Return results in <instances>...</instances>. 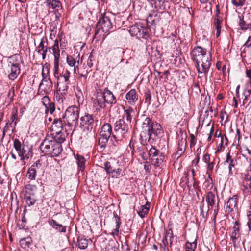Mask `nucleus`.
Masks as SVG:
<instances>
[{
  "label": "nucleus",
  "mask_w": 251,
  "mask_h": 251,
  "mask_svg": "<svg viewBox=\"0 0 251 251\" xmlns=\"http://www.w3.org/2000/svg\"><path fill=\"white\" fill-rule=\"evenodd\" d=\"M191 55L196 62L198 73L206 76L211 65L212 55L205 48L197 46L193 48Z\"/></svg>",
  "instance_id": "obj_2"
},
{
  "label": "nucleus",
  "mask_w": 251,
  "mask_h": 251,
  "mask_svg": "<svg viewBox=\"0 0 251 251\" xmlns=\"http://www.w3.org/2000/svg\"><path fill=\"white\" fill-rule=\"evenodd\" d=\"M14 96H15L14 87L13 86L9 90L8 94H7V97L8 98V101L9 103L11 102L13 100V98H14Z\"/></svg>",
  "instance_id": "obj_56"
},
{
  "label": "nucleus",
  "mask_w": 251,
  "mask_h": 251,
  "mask_svg": "<svg viewBox=\"0 0 251 251\" xmlns=\"http://www.w3.org/2000/svg\"><path fill=\"white\" fill-rule=\"evenodd\" d=\"M79 60V54L75 58L71 55H68L67 56V62L69 66L74 67V72L75 73H76V69L78 68Z\"/></svg>",
  "instance_id": "obj_21"
},
{
  "label": "nucleus",
  "mask_w": 251,
  "mask_h": 251,
  "mask_svg": "<svg viewBox=\"0 0 251 251\" xmlns=\"http://www.w3.org/2000/svg\"><path fill=\"white\" fill-rule=\"evenodd\" d=\"M238 201V196L237 195H234L231 198H230L226 204V209L228 212H231L234 209H237V203Z\"/></svg>",
  "instance_id": "obj_17"
},
{
  "label": "nucleus",
  "mask_w": 251,
  "mask_h": 251,
  "mask_svg": "<svg viewBox=\"0 0 251 251\" xmlns=\"http://www.w3.org/2000/svg\"><path fill=\"white\" fill-rule=\"evenodd\" d=\"M13 146L17 151L19 156L21 157V160H27L32 156V148L31 146L24 143L22 145L19 139H15Z\"/></svg>",
  "instance_id": "obj_8"
},
{
  "label": "nucleus",
  "mask_w": 251,
  "mask_h": 251,
  "mask_svg": "<svg viewBox=\"0 0 251 251\" xmlns=\"http://www.w3.org/2000/svg\"><path fill=\"white\" fill-rule=\"evenodd\" d=\"M44 38H42L39 45L36 47V51L39 53H41V51L47 47V46L44 45Z\"/></svg>",
  "instance_id": "obj_54"
},
{
  "label": "nucleus",
  "mask_w": 251,
  "mask_h": 251,
  "mask_svg": "<svg viewBox=\"0 0 251 251\" xmlns=\"http://www.w3.org/2000/svg\"><path fill=\"white\" fill-rule=\"evenodd\" d=\"M239 19L240 21L238 23V25L241 30L243 31L247 30H251V22L248 23L246 21L244 20L243 16H239Z\"/></svg>",
  "instance_id": "obj_28"
},
{
  "label": "nucleus",
  "mask_w": 251,
  "mask_h": 251,
  "mask_svg": "<svg viewBox=\"0 0 251 251\" xmlns=\"http://www.w3.org/2000/svg\"><path fill=\"white\" fill-rule=\"evenodd\" d=\"M52 135L51 137L53 138L54 140L60 145H61L65 141L66 136L62 131L58 133H52Z\"/></svg>",
  "instance_id": "obj_34"
},
{
  "label": "nucleus",
  "mask_w": 251,
  "mask_h": 251,
  "mask_svg": "<svg viewBox=\"0 0 251 251\" xmlns=\"http://www.w3.org/2000/svg\"><path fill=\"white\" fill-rule=\"evenodd\" d=\"M187 141L186 138L182 137L178 141V148L176 153V156L178 158L184 153L186 146Z\"/></svg>",
  "instance_id": "obj_22"
},
{
  "label": "nucleus",
  "mask_w": 251,
  "mask_h": 251,
  "mask_svg": "<svg viewBox=\"0 0 251 251\" xmlns=\"http://www.w3.org/2000/svg\"><path fill=\"white\" fill-rule=\"evenodd\" d=\"M242 186L244 187V191L248 192L251 191V175H245L243 178Z\"/></svg>",
  "instance_id": "obj_24"
},
{
  "label": "nucleus",
  "mask_w": 251,
  "mask_h": 251,
  "mask_svg": "<svg viewBox=\"0 0 251 251\" xmlns=\"http://www.w3.org/2000/svg\"><path fill=\"white\" fill-rule=\"evenodd\" d=\"M53 84L51 79L41 81L38 88V92L40 94L47 95L50 94L52 90Z\"/></svg>",
  "instance_id": "obj_13"
},
{
  "label": "nucleus",
  "mask_w": 251,
  "mask_h": 251,
  "mask_svg": "<svg viewBox=\"0 0 251 251\" xmlns=\"http://www.w3.org/2000/svg\"><path fill=\"white\" fill-rule=\"evenodd\" d=\"M246 0H231V3L236 7H241L245 5Z\"/></svg>",
  "instance_id": "obj_51"
},
{
  "label": "nucleus",
  "mask_w": 251,
  "mask_h": 251,
  "mask_svg": "<svg viewBox=\"0 0 251 251\" xmlns=\"http://www.w3.org/2000/svg\"><path fill=\"white\" fill-rule=\"evenodd\" d=\"M146 145H142L141 144V146L140 147H138L137 148V150L138 151V152H139V154L140 156H141L142 157L144 158V155H145V146Z\"/></svg>",
  "instance_id": "obj_60"
},
{
  "label": "nucleus",
  "mask_w": 251,
  "mask_h": 251,
  "mask_svg": "<svg viewBox=\"0 0 251 251\" xmlns=\"http://www.w3.org/2000/svg\"><path fill=\"white\" fill-rule=\"evenodd\" d=\"M53 75L56 79L62 76V74L59 73V60H54Z\"/></svg>",
  "instance_id": "obj_47"
},
{
  "label": "nucleus",
  "mask_w": 251,
  "mask_h": 251,
  "mask_svg": "<svg viewBox=\"0 0 251 251\" xmlns=\"http://www.w3.org/2000/svg\"><path fill=\"white\" fill-rule=\"evenodd\" d=\"M70 72L66 70L62 73V76L58 77L57 79V89L58 91H68L69 85L71 84L70 78Z\"/></svg>",
  "instance_id": "obj_10"
},
{
  "label": "nucleus",
  "mask_w": 251,
  "mask_h": 251,
  "mask_svg": "<svg viewBox=\"0 0 251 251\" xmlns=\"http://www.w3.org/2000/svg\"><path fill=\"white\" fill-rule=\"evenodd\" d=\"M149 208L150 204L148 202H147L145 205H141L139 207L137 213L141 218H143L148 213Z\"/></svg>",
  "instance_id": "obj_35"
},
{
  "label": "nucleus",
  "mask_w": 251,
  "mask_h": 251,
  "mask_svg": "<svg viewBox=\"0 0 251 251\" xmlns=\"http://www.w3.org/2000/svg\"><path fill=\"white\" fill-rule=\"evenodd\" d=\"M142 25L141 24H135L132 25L129 29V32L132 36H140V29L141 28Z\"/></svg>",
  "instance_id": "obj_33"
},
{
  "label": "nucleus",
  "mask_w": 251,
  "mask_h": 251,
  "mask_svg": "<svg viewBox=\"0 0 251 251\" xmlns=\"http://www.w3.org/2000/svg\"><path fill=\"white\" fill-rule=\"evenodd\" d=\"M22 62V60L18 54H15L10 57L9 66L10 70L8 77L10 80H15L20 74V65Z\"/></svg>",
  "instance_id": "obj_6"
},
{
  "label": "nucleus",
  "mask_w": 251,
  "mask_h": 251,
  "mask_svg": "<svg viewBox=\"0 0 251 251\" xmlns=\"http://www.w3.org/2000/svg\"><path fill=\"white\" fill-rule=\"evenodd\" d=\"M202 160L205 163L209 162L211 160L210 154L208 153H204L202 157Z\"/></svg>",
  "instance_id": "obj_62"
},
{
  "label": "nucleus",
  "mask_w": 251,
  "mask_h": 251,
  "mask_svg": "<svg viewBox=\"0 0 251 251\" xmlns=\"http://www.w3.org/2000/svg\"><path fill=\"white\" fill-rule=\"evenodd\" d=\"M145 102L147 103L148 105H150L151 102V94L150 91L148 90L145 93Z\"/></svg>",
  "instance_id": "obj_58"
},
{
  "label": "nucleus",
  "mask_w": 251,
  "mask_h": 251,
  "mask_svg": "<svg viewBox=\"0 0 251 251\" xmlns=\"http://www.w3.org/2000/svg\"><path fill=\"white\" fill-rule=\"evenodd\" d=\"M20 246L24 249H26L27 248H29L31 243L30 241H27L25 239H22L19 242Z\"/></svg>",
  "instance_id": "obj_50"
},
{
  "label": "nucleus",
  "mask_w": 251,
  "mask_h": 251,
  "mask_svg": "<svg viewBox=\"0 0 251 251\" xmlns=\"http://www.w3.org/2000/svg\"><path fill=\"white\" fill-rule=\"evenodd\" d=\"M94 119L93 116L89 114H85L80 118V126L88 131H91L93 128Z\"/></svg>",
  "instance_id": "obj_12"
},
{
  "label": "nucleus",
  "mask_w": 251,
  "mask_h": 251,
  "mask_svg": "<svg viewBox=\"0 0 251 251\" xmlns=\"http://www.w3.org/2000/svg\"><path fill=\"white\" fill-rule=\"evenodd\" d=\"M112 133V128L109 123H104L101 127L100 135L110 137Z\"/></svg>",
  "instance_id": "obj_26"
},
{
  "label": "nucleus",
  "mask_w": 251,
  "mask_h": 251,
  "mask_svg": "<svg viewBox=\"0 0 251 251\" xmlns=\"http://www.w3.org/2000/svg\"><path fill=\"white\" fill-rule=\"evenodd\" d=\"M216 197L214 194L211 191H209L207 193L205 199L206 201L208 204V209L206 212V217L207 216L208 211L209 210V206L214 207L217 204Z\"/></svg>",
  "instance_id": "obj_20"
},
{
  "label": "nucleus",
  "mask_w": 251,
  "mask_h": 251,
  "mask_svg": "<svg viewBox=\"0 0 251 251\" xmlns=\"http://www.w3.org/2000/svg\"><path fill=\"white\" fill-rule=\"evenodd\" d=\"M47 4L49 8L55 9V15L56 19H59L61 16L60 12L62 11V4L60 0H47Z\"/></svg>",
  "instance_id": "obj_14"
},
{
  "label": "nucleus",
  "mask_w": 251,
  "mask_h": 251,
  "mask_svg": "<svg viewBox=\"0 0 251 251\" xmlns=\"http://www.w3.org/2000/svg\"><path fill=\"white\" fill-rule=\"evenodd\" d=\"M231 234V239L232 241L233 246L235 249H240L238 239L240 238V224L238 220L234 222Z\"/></svg>",
  "instance_id": "obj_11"
},
{
  "label": "nucleus",
  "mask_w": 251,
  "mask_h": 251,
  "mask_svg": "<svg viewBox=\"0 0 251 251\" xmlns=\"http://www.w3.org/2000/svg\"><path fill=\"white\" fill-rule=\"evenodd\" d=\"M63 127L65 128L64 122L63 123L61 118H55L54 119L51 127L52 133H58L62 131Z\"/></svg>",
  "instance_id": "obj_18"
},
{
  "label": "nucleus",
  "mask_w": 251,
  "mask_h": 251,
  "mask_svg": "<svg viewBox=\"0 0 251 251\" xmlns=\"http://www.w3.org/2000/svg\"><path fill=\"white\" fill-rule=\"evenodd\" d=\"M173 238V231L171 229H170L166 233L164 239L163 240L164 244V245H165V244L168 245L169 242L170 245H171L172 243V239Z\"/></svg>",
  "instance_id": "obj_41"
},
{
  "label": "nucleus",
  "mask_w": 251,
  "mask_h": 251,
  "mask_svg": "<svg viewBox=\"0 0 251 251\" xmlns=\"http://www.w3.org/2000/svg\"><path fill=\"white\" fill-rule=\"evenodd\" d=\"M251 243V236L249 235H246L242 241V245L244 248L246 249V245H250Z\"/></svg>",
  "instance_id": "obj_55"
},
{
  "label": "nucleus",
  "mask_w": 251,
  "mask_h": 251,
  "mask_svg": "<svg viewBox=\"0 0 251 251\" xmlns=\"http://www.w3.org/2000/svg\"><path fill=\"white\" fill-rule=\"evenodd\" d=\"M68 91H57L56 99L57 101L60 103H63L64 100L66 99Z\"/></svg>",
  "instance_id": "obj_43"
},
{
  "label": "nucleus",
  "mask_w": 251,
  "mask_h": 251,
  "mask_svg": "<svg viewBox=\"0 0 251 251\" xmlns=\"http://www.w3.org/2000/svg\"><path fill=\"white\" fill-rule=\"evenodd\" d=\"M49 225L54 229L59 232L65 233L66 232V226H64L61 224H58L56 221L54 219L50 220L48 222Z\"/></svg>",
  "instance_id": "obj_25"
},
{
  "label": "nucleus",
  "mask_w": 251,
  "mask_h": 251,
  "mask_svg": "<svg viewBox=\"0 0 251 251\" xmlns=\"http://www.w3.org/2000/svg\"><path fill=\"white\" fill-rule=\"evenodd\" d=\"M215 159L211 161V160L209 162H207L206 164H207V172H212L214 166L215 165Z\"/></svg>",
  "instance_id": "obj_59"
},
{
  "label": "nucleus",
  "mask_w": 251,
  "mask_h": 251,
  "mask_svg": "<svg viewBox=\"0 0 251 251\" xmlns=\"http://www.w3.org/2000/svg\"><path fill=\"white\" fill-rule=\"evenodd\" d=\"M162 153L160 151L156 150L154 147H151L149 151V154L152 158L157 157V156Z\"/></svg>",
  "instance_id": "obj_49"
},
{
  "label": "nucleus",
  "mask_w": 251,
  "mask_h": 251,
  "mask_svg": "<svg viewBox=\"0 0 251 251\" xmlns=\"http://www.w3.org/2000/svg\"><path fill=\"white\" fill-rule=\"evenodd\" d=\"M142 131L140 134V143L147 145L150 139L155 140L160 138L163 133L162 127L160 124L153 121L149 117L145 118L142 125Z\"/></svg>",
  "instance_id": "obj_1"
},
{
  "label": "nucleus",
  "mask_w": 251,
  "mask_h": 251,
  "mask_svg": "<svg viewBox=\"0 0 251 251\" xmlns=\"http://www.w3.org/2000/svg\"><path fill=\"white\" fill-rule=\"evenodd\" d=\"M227 143L228 139L226 136L225 135H221V145L225 144V145H227Z\"/></svg>",
  "instance_id": "obj_63"
},
{
  "label": "nucleus",
  "mask_w": 251,
  "mask_h": 251,
  "mask_svg": "<svg viewBox=\"0 0 251 251\" xmlns=\"http://www.w3.org/2000/svg\"><path fill=\"white\" fill-rule=\"evenodd\" d=\"M134 113V111L131 107H124L123 118H125L127 122L131 123Z\"/></svg>",
  "instance_id": "obj_32"
},
{
  "label": "nucleus",
  "mask_w": 251,
  "mask_h": 251,
  "mask_svg": "<svg viewBox=\"0 0 251 251\" xmlns=\"http://www.w3.org/2000/svg\"><path fill=\"white\" fill-rule=\"evenodd\" d=\"M42 153L51 156H58L62 151V145L54 140L51 136H47L40 146Z\"/></svg>",
  "instance_id": "obj_3"
},
{
  "label": "nucleus",
  "mask_w": 251,
  "mask_h": 251,
  "mask_svg": "<svg viewBox=\"0 0 251 251\" xmlns=\"http://www.w3.org/2000/svg\"><path fill=\"white\" fill-rule=\"evenodd\" d=\"M197 247V239L192 242L187 241L185 244V251H195Z\"/></svg>",
  "instance_id": "obj_40"
},
{
  "label": "nucleus",
  "mask_w": 251,
  "mask_h": 251,
  "mask_svg": "<svg viewBox=\"0 0 251 251\" xmlns=\"http://www.w3.org/2000/svg\"><path fill=\"white\" fill-rule=\"evenodd\" d=\"M164 158L165 156L163 153H162L157 156V157L151 158L152 163L156 167H160L162 164Z\"/></svg>",
  "instance_id": "obj_36"
},
{
  "label": "nucleus",
  "mask_w": 251,
  "mask_h": 251,
  "mask_svg": "<svg viewBox=\"0 0 251 251\" xmlns=\"http://www.w3.org/2000/svg\"><path fill=\"white\" fill-rule=\"evenodd\" d=\"M77 164L80 168V170L82 171L85 168V159L83 156L77 154Z\"/></svg>",
  "instance_id": "obj_46"
},
{
  "label": "nucleus",
  "mask_w": 251,
  "mask_h": 251,
  "mask_svg": "<svg viewBox=\"0 0 251 251\" xmlns=\"http://www.w3.org/2000/svg\"><path fill=\"white\" fill-rule=\"evenodd\" d=\"M126 99L128 104L134 105L138 100V95L135 89H131L126 95Z\"/></svg>",
  "instance_id": "obj_16"
},
{
  "label": "nucleus",
  "mask_w": 251,
  "mask_h": 251,
  "mask_svg": "<svg viewBox=\"0 0 251 251\" xmlns=\"http://www.w3.org/2000/svg\"><path fill=\"white\" fill-rule=\"evenodd\" d=\"M97 100L98 105L101 108H105L106 103L112 106L117 102L116 97L108 88H105L103 93L98 95Z\"/></svg>",
  "instance_id": "obj_7"
},
{
  "label": "nucleus",
  "mask_w": 251,
  "mask_h": 251,
  "mask_svg": "<svg viewBox=\"0 0 251 251\" xmlns=\"http://www.w3.org/2000/svg\"><path fill=\"white\" fill-rule=\"evenodd\" d=\"M50 99L47 96H44L42 98V103L45 106V113L50 112V114H52L55 111V104L53 102H49Z\"/></svg>",
  "instance_id": "obj_19"
},
{
  "label": "nucleus",
  "mask_w": 251,
  "mask_h": 251,
  "mask_svg": "<svg viewBox=\"0 0 251 251\" xmlns=\"http://www.w3.org/2000/svg\"><path fill=\"white\" fill-rule=\"evenodd\" d=\"M113 218L115 221L116 225L115 226V228L112 230V234L113 236L118 235L119 233V229L120 227V226L121 224V218L118 216L116 211H114L113 212Z\"/></svg>",
  "instance_id": "obj_27"
},
{
  "label": "nucleus",
  "mask_w": 251,
  "mask_h": 251,
  "mask_svg": "<svg viewBox=\"0 0 251 251\" xmlns=\"http://www.w3.org/2000/svg\"><path fill=\"white\" fill-rule=\"evenodd\" d=\"M78 246L80 249H85L88 246V240L83 237H79L77 239Z\"/></svg>",
  "instance_id": "obj_45"
},
{
  "label": "nucleus",
  "mask_w": 251,
  "mask_h": 251,
  "mask_svg": "<svg viewBox=\"0 0 251 251\" xmlns=\"http://www.w3.org/2000/svg\"><path fill=\"white\" fill-rule=\"evenodd\" d=\"M49 69L48 66H44L42 71V79L41 81H45L50 79L49 75Z\"/></svg>",
  "instance_id": "obj_48"
},
{
  "label": "nucleus",
  "mask_w": 251,
  "mask_h": 251,
  "mask_svg": "<svg viewBox=\"0 0 251 251\" xmlns=\"http://www.w3.org/2000/svg\"><path fill=\"white\" fill-rule=\"evenodd\" d=\"M25 195H35L37 188L34 185L28 184L25 186Z\"/></svg>",
  "instance_id": "obj_39"
},
{
  "label": "nucleus",
  "mask_w": 251,
  "mask_h": 251,
  "mask_svg": "<svg viewBox=\"0 0 251 251\" xmlns=\"http://www.w3.org/2000/svg\"><path fill=\"white\" fill-rule=\"evenodd\" d=\"M153 2L155 8L157 10L161 9L164 2L163 0H151Z\"/></svg>",
  "instance_id": "obj_52"
},
{
  "label": "nucleus",
  "mask_w": 251,
  "mask_h": 251,
  "mask_svg": "<svg viewBox=\"0 0 251 251\" xmlns=\"http://www.w3.org/2000/svg\"><path fill=\"white\" fill-rule=\"evenodd\" d=\"M217 201L216 205L214 206V210H213V221L214 223H216V216L217 215V214L218 213L219 210V200L218 199V197H217Z\"/></svg>",
  "instance_id": "obj_53"
},
{
  "label": "nucleus",
  "mask_w": 251,
  "mask_h": 251,
  "mask_svg": "<svg viewBox=\"0 0 251 251\" xmlns=\"http://www.w3.org/2000/svg\"><path fill=\"white\" fill-rule=\"evenodd\" d=\"M104 169L107 174H111L112 176L114 174L116 168L112 165L109 162H105L104 163Z\"/></svg>",
  "instance_id": "obj_44"
},
{
  "label": "nucleus",
  "mask_w": 251,
  "mask_h": 251,
  "mask_svg": "<svg viewBox=\"0 0 251 251\" xmlns=\"http://www.w3.org/2000/svg\"><path fill=\"white\" fill-rule=\"evenodd\" d=\"M25 198L26 204L29 206L34 205L37 200L35 195H25Z\"/></svg>",
  "instance_id": "obj_42"
},
{
  "label": "nucleus",
  "mask_w": 251,
  "mask_h": 251,
  "mask_svg": "<svg viewBox=\"0 0 251 251\" xmlns=\"http://www.w3.org/2000/svg\"><path fill=\"white\" fill-rule=\"evenodd\" d=\"M109 137L107 136L100 135V138L98 139V145L101 149L105 148L106 147L107 143Z\"/></svg>",
  "instance_id": "obj_38"
},
{
  "label": "nucleus",
  "mask_w": 251,
  "mask_h": 251,
  "mask_svg": "<svg viewBox=\"0 0 251 251\" xmlns=\"http://www.w3.org/2000/svg\"><path fill=\"white\" fill-rule=\"evenodd\" d=\"M52 49L53 51V54L54 57V60H59L60 58V50L58 45V40L56 39L54 41V43L52 47L49 48V51H50V50Z\"/></svg>",
  "instance_id": "obj_31"
},
{
  "label": "nucleus",
  "mask_w": 251,
  "mask_h": 251,
  "mask_svg": "<svg viewBox=\"0 0 251 251\" xmlns=\"http://www.w3.org/2000/svg\"><path fill=\"white\" fill-rule=\"evenodd\" d=\"M220 8L219 5L216 6V13L214 18L213 25L216 29V36L218 37L221 32V24L223 21V18L220 16Z\"/></svg>",
  "instance_id": "obj_15"
},
{
  "label": "nucleus",
  "mask_w": 251,
  "mask_h": 251,
  "mask_svg": "<svg viewBox=\"0 0 251 251\" xmlns=\"http://www.w3.org/2000/svg\"><path fill=\"white\" fill-rule=\"evenodd\" d=\"M114 128L113 133L112 135L111 140L113 141L114 146L119 144V142H121L123 139L126 138L129 136V126L125 121L120 119L117 121L114 124Z\"/></svg>",
  "instance_id": "obj_5"
},
{
  "label": "nucleus",
  "mask_w": 251,
  "mask_h": 251,
  "mask_svg": "<svg viewBox=\"0 0 251 251\" xmlns=\"http://www.w3.org/2000/svg\"><path fill=\"white\" fill-rule=\"evenodd\" d=\"M139 32L140 36H137V38H143L145 40H148L150 37L149 29L143 25H142Z\"/></svg>",
  "instance_id": "obj_37"
},
{
  "label": "nucleus",
  "mask_w": 251,
  "mask_h": 251,
  "mask_svg": "<svg viewBox=\"0 0 251 251\" xmlns=\"http://www.w3.org/2000/svg\"><path fill=\"white\" fill-rule=\"evenodd\" d=\"M228 163V169L229 174L232 175V168H234L235 165L237 164V160L235 158H232L230 155V152H229L226 155V161L224 162V164Z\"/></svg>",
  "instance_id": "obj_23"
},
{
  "label": "nucleus",
  "mask_w": 251,
  "mask_h": 251,
  "mask_svg": "<svg viewBox=\"0 0 251 251\" xmlns=\"http://www.w3.org/2000/svg\"><path fill=\"white\" fill-rule=\"evenodd\" d=\"M146 21L148 25H150V26L156 25L155 20V19H153V17L151 14H149L147 18Z\"/></svg>",
  "instance_id": "obj_57"
},
{
  "label": "nucleus",
  "mask_w": 251,
  "mask_h": 251,
  "mask_svg": "<svg viewBox=\"0 0 251 251\" xmlns=\"http://www.w3.org/2000/svg\"><path fill=\"white\" fill-rule=\"evenodd\" d=\"M93 58H94L93 55H92V53H91L90 54L89 58L87 60V65L88 66V67L89 68H91L93 65V61L94 60Z\"/></svg>",
  "instance_id": "obj_61"
},
{
  "label": "nucleus",
  "mask_w": 251,
  "mask_h": 251,
  "mask_svg": "<svg viewBox=\"0 0 251 251\" xmlns=\"http://www.w3.org/2000/svg\"><path fill=\"white\" fill-rule=\"evenodd\" d=\"M190 137H191V140L190 141V147H192L196 144V139L195 138V136L193 134H191Z\"/></svg>",
  "instance_id": "obj_64"
},
{
  "label": "nucleus",
  "mask_w": 251,
  "mask_h": 251,
  "mask_svg": "<svg viewBox=\"0 0 251 251\" xmlns=\"http://www.w3.org/2000/svg\"><path fill=\"white\" fill-rule=\"evenodd\" d=\"M37 163H34L30 168H29L27 172V176L30 180H35L37 175L36 168H37Z\"/></svg>",
  "instance_id": "obj_30"
},
{
  "label": "nucleus",
  "mask_w": 251,
  "mask_h": 251,
  "mask_svg": "<svg viewBox=\"0 0 251 251\" xmlns=\"http://www.w3.org/2000/svg\"><path fill=\"white\" fill-rule=\"evenodd\" d=\"M124 247H126V251H137L138 250V244L134 240L131 241H126Z\"/></svg>",
  "instance_id": "obj_29"
},
{
  "label": "nucleus",
  "mask_w": 251,
  "mask_h": 251,
  "mask_svg": "<svg viewBox=\"0 0 251 251\" xmlns=\"http://www.w3.org/2000/svg\"><path fill=\"white\" fill-rule=\"evenodd\" d=\"M110 14L104 13L101 17H100L97 24L96 30L95 33V37L99 34L100 30L102 33L108 32L112 28V23L111 21Z\"/></svg>",
  "instance_id": "obj_9"
},
{
  "label": "nucleus",
  "mask_w": 251,
  "mask_h": 251,
  "mask_svg": "<svg viewBox=\"0 0 251 251\" xmlns=\"http://www.w3.org/2000/svg\"><path fill=\"white\" fill-rule=\"evenodd\" d=\"M79 110L75 106L69 107L65 111L62 118L64 119L65 130L66 132L72 131L73 127L78 126Z\"/></svg>",
  "instance_id": "obj_4"
}]
</instances>
